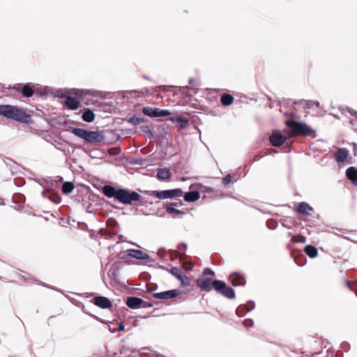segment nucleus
Wrapping results in <instances>:
<instances>
[{"label": "nucleus", "mask_w": 357, "mask_h": 357, "mask_svg": "<svg viewBox=\"0 0 357 357\" xmlns=\"http://www.w3.org/2000/svg\"><path fill=\"white\" fill-rule=\"evenodd\" d=\"M0 115L20 123H29L31 121V116L24 109L14 105H0Z\"/></svg>", "instance_id": "1"}, {"label": "nucleus", "mask_w": 357, "mask_h": 357, "mask_svg": "<svg viewBox=\"0 0 357 357\" xmlns=\"http://www.w3.org/2000/svg\"><path fill=\"white\" fill-rule=\"evenodd\" d=\"M288 130L285 131L289 137L296 135L307 136L310 135L313 130L305 123L296 122L294 121H288L286 123Z\"/></svg>", "instance_id": "2"}, {"label": "nucleus", "mask_w": 357, "mask_h": 357, "mask_svg": "<svg viewBox=\"0 0 357 357\" xmlns=\"http://www.w3.org/2000/svg\"><path fill=\"white\" fill-rule=\"evenodd\" d=\"M146 194L151 197L158 198L160 199H165L180 197L183 195V191L181 189L176 188L162 191H150L146 192Z\"/></svg>", "instance_id": "3"}, {"label": "nucleus", "mask_w": 357, "mask_h": 357, "mask_svg": "<svg viewBox=\"0 0 357 357\" xmlns=\"http://www.w3.org/2000/svg\"><path fill=\"white\" fill-rule=\"evenodd\" d=\"M140 198V195L135 192H128L125 190H118L116 199L125 204H130L132 201H137Z\"/></svg>", "instance_id": "4"}, {"label": "nucleus", "mask_w": 357, "mask_h": 357, "mask_svg": "<svg viewBox=\"0 0 357 357\" xmlns=\"http://www.w3.org/2000/svg\"><path fill=\"white\" fill-rule=\"evenodd\" d=\"M213 284L214 289L225 297L228 298H234L235 294L233 289L227 287L224 282L220 280H215L213 281Z\"/></svg>", "instance_id": "5"}, {"label": "nucleus", "mask_w": 357, "mask_h": 357, "mask_svg": "<svg viewBox=\"0 0 357 357\" xmlns=\"http://www.w3.org/2000/svg\"><path fill=\"white\" fill-rule=\"evenodd\" d=\"M143 113L151 117H162L170 114V112L166 109L146 107L143 108Z\"/></svg>", "instance_id": "6"}, {"label": "nucleus", "mask_w": 357, "mask_h": 357, "mask_svg": "<svg viewBox=\"0 0 357 357\" xmlns=\"http://www.w3.org/2000/svg\"><path fill=\"white\" fill-rule=\"evenodd\" d=\"M180 294V291L177 289H172L160 293H154L153 297L160 300H167L176 297Z\"/></svg>", "instance_id": "7"}, {"label": "nucleus", "mask_w": 357, "mask_h": 357, "mask_svg": "<svg viewBox=\"0 0 357 357\" xmlns=\"http://www.w3.org/2000/svg\"><path fill=\"white\" fill-rule=\"evenodd\" d=\"M287 135H283L280 132L274 131L270 137V141L274 146H281L286 140Z\"/></svg>", "instance_id": "8"}, {"label": "nucleus", "mask_w": 357, "mask_h": 357, "mask_svg": "<svg viewBox=\"0 0 357 357\" xmlns=\"http://www.w3.org/2000/svg\"><path fill=\"white\" fill-rule=\"evenodd\" d=\"M170 273L178 280H179L182 284L184 286H188L190 285V280L189 278L185 275H183L181 270L176 267H173L170 269Z\"/></svg>", "instance_id": "9"}, {"label": "nucleus", "mask_w": 357, "mask_h": 357, "mask_svg": "<svg viewBox=\"0 0 357 357\" xmlns=\"http://www.w3.org/2000/svg\"><path fill=\"white\" fill-rule=\"evenodd\" d=\"M93 303L101 308H109L112 307L111 301L106 297L97 296L93 298Z\"/></svg>", "instance_id": "10"}, {"label": "nucleus", "mask_w": 357, "mask_h": 357, "mask_svg": "<svg viewBox=\"0 0 357 357\" xmlns=\"http://www.w3.org/2000/svg\"><path fill=\"white\" fill-rule=\"evenodd\" d=\"M126 253L128 256L137 259H147L149 258V256L146 253L139 250H127Z\"/></svg>", "instance_id": "11"}, {"label": "nucleus", "mask_w": 357, "mask_h": 357, "mask_svg": "<svg viewBox=\"0 0 357 357\" xmlns=\"http://www.w3.org/2000/svg\"><path fill=\"white\" fill-rule=\"evenodd\" d=\"M213 282L209 278H201L197 280V285L203 290L209 291L213 287Z\"/></svg>", "instance_id": "12"}, {"label": "nucleus", "mask_w": 357, "mask_h": 357, "mask_svg": "<svg viewBox=\"0 0 357 357\" xmlns=\"http://www.w3.org/2000/svg\"><path fill=\"white\" fill-rule=\"evenodd\" d=\"M64 104L70 109H77L80 105L76 98L71 96H66Z\"/></svg>", "instance_id": "13"}, {"label": "nucleus", "mask_w": 357, "mask_h": 357, "mask_svg": "<svg viewBox=\"0 0 357 357\" xmlns=\"http://www.w3.org/2000/svg\"><path fill=\"white\" fill-rule=\"evenodd\" d=\"M72 132L75 135H76L82 139H84L86 141L89 142V131H87V130H86L84 129H82V128H75L72 129Z\"/></svg>", "instance_id": "14"}, {"label": "nucleus", "mask_w": 357, "mask_h": 357, "mask_svg": "<svg viewBox=\"0 0 357 357\" xmlns=\"http://www.w3.org/2000/svg\"><path fill=\"white\" fill-rule=\"evenodd\" d=\"M14 89H15L16 90L20 91L24 97L29 98V97H31L33 94V89L28 84L22 86V87L21 89H20V86H18L17 87L14 86Z\"/></svg>", "instance_id": "15"}, {"label": "nucleus", "mask_w": 357, "mask_h": 357, "mask_svg": "<svg viewBox=\"0 0 357 357\" xmlns=\"http://www.w3.org/2000/svg\"><path fill=\"white\" fill-rule=\"evenodd\" d=\"M296 210L298 212L305 215H310L313 211L312 208L305 202L300 203L296 206Z\"/></svg>", "instance_id": "16"}, {"label": "nucleus", "mask_w": 357, "mask_h": 357, "mask_svg": "<svg viewBox=\"0 0 357 357\" xmlns=\"http://www.w3.org/2000/svg\"><path fill=\"white\" fill-rule=\"evenodd\" d=\"M158 178L162 181L169 180L172 177V173L167 168L159 169L157 173Z\"/></svg>", "instance_id": "17"}, {"label": "nucleus", "mask_w": 357, "mask_h": 357, "mask_svg": "<svg viewBox=\"0 0 357 357\" xmlns=\"http://www.w3.org/2000/svg\"><path fill=\"white\" fill-rule=\"evenodd\" d=\"M143 301L141 298L136 297H130L127 300V305L130 308H138L141 306Z\"/></svg>", "instance_id": "18"}, {"label": "nucleus", "mask_w": 357, "mask_h": 357, "mask_svg": "<svg viewBox=\"0 0 357 357\" xmlns=\"http://www.w3.org/2000/svg\"><path fill=\"white\" fill-rule=\"evenodd\" d=\"M347 176L349 179L355 185H357V169L351 167L347 170Z\"/></svg>", "instance_id": "19"}, {"label": "nucleus", "mask_w": 357, "mask_h": 357, "mask_svg": "<svg viewBox=\"0 0 357 357\" xmlns=\"http://www.w3.org/2000/svg\"><path fill=\"white\" fill-rule=\"evenodd\" d=\"M349 151L346 149H340L335 155V159L338 162H342L346 160Z\"/></svg>", "instance_id": "20"}, {"label": "nucleus", "mask_w": 357, "mask_h": 357, "mask_svg": "<svg viewBox=\"0 0 357 357\" xmlns=\"http://www.w3.org/2000/svg\"><path fill=\"white\" fill-rule=\"evenodd\" d=\"M105 139V135L102 132H92L91 131V142H100Z\"/></svg>", "instance_id": "21"}, {"label": "nucleus", "mask_w": 357, "mask_h": 357, "mask_svg": "<svg viewBox=\"0 0 357 357\" xmlns=\"http://www.w3.org/2000/svg\"><path fill=\"white\" fill-rule=\"evenodd\" d=\"M199 197H200V195L198 192L193 191V192H187L184 195V199L186 202H191L197 201V199H199Z\"/></svg>", "instance_id": "22"}, {"label": "nucleus", "mask_w": 357, "mask_h": 357, "mask_svg": "<svg viewBox=\"0 0 357 357\" xmlns=\"http://www.w3.org/2000/svg\"><path fill=\"white\" fill-rule=\"evenodd\" d=\"M117 192L118 190L109 185H106L103 188V192L108 197H114L116 199Z\"/></svg>", "instance_id": "23"}, {"label": "nucleus", "mask_w": 357, "mask_h": 357, "mask_svg": "<svg viewBox=\"0 0 357 357\" xmlns=\"http://www.w3.org/2000/svg\"><path fill=\"white\" fill-rule=\"evenodd\" d=\"M305 252L311 258L316 257L318 254L317 248L312 245H307Z\"/></svg>", "instance_id": "24"}, {"label": "nucleus", "mask_w": 357, "mask_h": 357, "mask_svg": "<svg viewBox=\"0 0 357 357\" xmlns=\"http://www.w3.org/2000/svg\"><path fill=\"white\" fill-rule=\"evenodd\" d=\"M231 282L234 286L243 285L245 280L237 274L231 275Z\"/></svg>", "instance_id": "25"}, {"label": "nucleus", "mask_w": 357, "mask_h": 357, "mask_svg": "<svg viewBox=\"0 0 357 357\" xmlns=\"http://www.w3.org/2000/svg\"><path fill=\"white\" fill-rule=\"evenodd\" d=\"M176 203L170 204L169 205H168L166 207L167 212L169 213H176V214H180V215L183 214V212L180 210L176 209Z\"/></svg>", "instance_id": "26"}, {"label": "nucleus", "mask_w": 357, "mask_h": 357, "mask_svg": "<svg viewBox=\"0 0 357 357\" xmlns=\"http://www.w3.org/2000/svg\"><path fill=\"white\" fill-rule=\"evenodd\" d=\"M74 189V185L71 182H65L62 185V192L65 194L70 193Z\"/></svg>", "instance_id": "27"}, {"label": "nucleus", "mask_w": 357, "mask_h": 357, "mask_svg": "<svg viewBox=\"0 0 357 357\" xmlns=\"http://www.w3.org/2000/svg\"><path fill=\"white\" fill-rule=\"evenodd\" d=\"M234 98L231 96L225 94L221 98V102L223 105H230L233 102Z\"/></svg>", "instance_id": "28"}, {"label": "nucleus", "mask_w": 357, "mask_h": 357, "mask_svg": "<svg viewBox=\"0 0 357 357\" xmlns=\"http://www.w3.org/2000/svg\"><path fill=\"white\" fill-rule=\"evenodd\" d=\"M144 119L139 116H134L129 119V122L136 126L143 123Z\"/></svg>", "instance_id": "29"}, {"label": "nucleus", "mask_w": 357, "mask_h": 357, "mask_svg": "<svg viewBox=\"0 0 357 357\" xmlns=\"http://www.w3.org/2000/svg\"><path fill=\"white\" fill-rule=\"evenodd\" d=\"M169 120L172 121V122H181V123H183L184 124H186L188 123V121L186 120L185 118L184 117H178V118H170Z\"/></svg>", "instance_id": "30"}, {"label": "nucleus", "mask_w": 357, "mask_h": 357, "mask_svg": "<svg viewBox=\"0 0 357 357\" xmlns=\"http://www.w3.org/2000/svg\"><path fill=\"white\" fill-rule=\"evenodd\" d=\"M82 119L84 121L86 122H89V119H90V116H89V109H87L85 110V112H84L83 115H82Z\"/></svg>", "instance_id": "31"}, {"label": "nucleus", "mask_w": 357, "mask_h": 357, "mask_svg": "<svg viewBox=\"0 0 357 357\" xmlns=\"http://www.w3.org/2000/svg\"><path fill=\"white\" fill-rule=\"evenodd\" d=\"M204 274L205 275H208H208H215L214 272L211 269H210V268H206L204 270Z\"/></svg>", "instance_id": "32"}, {"label": "nucleus", "mask_w": 357, "mask_h": 357, "mask_svg": "<svg viewBox=\"0 0 357 357\" xmlns=\"http://www.w3.org/2000/svg\"><path fill=\"white\" fill-rule=\"evenodd\" d=\"M79 226L82 229H84L87 227V225L85 223H79Z\"/></svg>", "instance_id": "33"}, {"label": "nucleus", "mask_w": 357, "mask_h": 357, "mask_svg": "<svg viewBox=\"0 0 357 357\" xmlns=\"http://www.w3.org/2000/svg\"><path fill=\"white\" fill-rule=\"evenodd\" d=\"M124 328H124L123 324L122 323H120V324H119V329H118V330H119V331H124Z\"/></svg>", "instance_id": "34"}, {"label": "nucleus", "mask_w": 357, "mask_h": 357, "mask_svg": "<svg viewBox=\"0 0 357 357\" xmlns=\"http://www.w3.org/2000/svg\"><path fill=\"white\" fill-rule=\"evenodd\" d=\"M224 181H225V183H228L229 182H230L231 181V178L230 176H227L224 178Z\"/></svg>", "instance_id": "35"}, {"label": "nucleus", "mask_w": 357, "mask_h": 357, "mask_svg": "<svg viewBox=\"0 0 357 357\" xmlns=\"http://www.w3.org/2000/svg\"><path fill=\"white\" fill-rule=\"evenodd\" d=\"M109 331H110V332H112V333H114V332H116V328H112V327H111V326H109Z\"/></svg>", "instance_id": "36"}, {"label": "nucleus", "mask_w": 357, "mask_h": 357, "mask_svg": "<svg viewBox=\"0 0 357 357\" xmlns=\"http://www.w3.org/2000/svg\"><path fill=\"white\" fill-rule=\"evenodd\" d=\"M93 119H94L93 114V113H92V112L91 111V119H90L91 122L93 121Z\"/></svg>", "instance_id": "37"}, {"label": "nucleus", "mask_w": 357, "mask_h": 357, "mask_svg": "<svg viewBox=\"0 0 357 357\" xmlns=\"http://www.w3.org/2000/svg\"><path fill=\"white\" fill-rule=\"evenodd\" d=\"M301 238H302V241L305 242V237H301Z\"/></svg>", "instance_id": "38"}, {"label": "nucleus", "mask_w": 357, "mask_h": 357, "mask_svg": "<svg viewBox=\"0 0 357 357\" xmlns=\"http://www.w3.org/2000/svg\"><path fill=\"white\" fill-rule=\"evenodd\" d=\"M354 115L357 116V112L354 113Z\"/></svg>", "instance_id": "39"}]
</instances>
